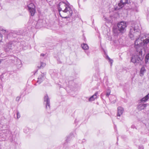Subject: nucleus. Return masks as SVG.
I'll return each instance as SVG.
<instances>
[{"mask_svg": "<svg viewBox=\"0 0 149 149\" xmlns=\"http://www.w3.org/2000/svg\"><path fill=\"white\" fill-rule=\"evenodd\" d=\"M141 31L138 24H132L130 27L129 36L132 40L136 39L134 42L135 48L136 52H139L140 55H142L143 38L141 36Z\"/></svg>", "mask_w": 149, "mask_h": 149, "instance_id": "nucleus-1", "label": "nucleus"}, {"mask_svg": "<svg viewBox=\"0 0 149 149\" xmlns=\"http://www.w3.org/2000/svg\"><path fill=\"white\" fill-rule=\"evenodd\" d=\"M2 31L4 32L5 41L6 42L4 45V50L6 52H8L10 50L13 49L19 43L14 40H10L7 42L8 41L11 40L12 37L14 38L16 37L17 35L15 34V33L10 32L8 33L6 30L3 29H2Z\"/></svg>", "mask_w": 149, "mask_h": 149, "instance_id": "nucleus-2", "label": "nucleus"}, {"mask_svg": "<svg viewBox=\"0 0 149 149\" xmlns=\"http://www.w3.org/2000/svg\"><path fill=\"white\" fill-rule=\"evenodd\" d=\"M57 8L60 15L63 18H69L72 14L71 8L63 2H60L57 6Z\"/></svg>", "mask_w": 149, "mask_h": 149, "instance_id": "nucleus-3", "label": "nucleus"}, {"mask_svg": "<svg viewBox=\"0 0 149 149\" xmlns=\"http://www.w3.org/2000/svg\"><path fill=\"white\" fill-rule=\"evenodd\" d=\"M137 54L133 55L131 58V61L134 64H138L143 59V57H141L142 55H140L139 52H137Z\"/></svg>", "mask_w": 149, "mask_h": 149, "instance_id": "nucleus-4", "label": "nucleus"}, {"mask_svg": "<svg viewBox=\"0 0 149 149\" xmlns=\"http://www.w3.org/2000/svg\"><path fill=\"white\" fill-rule=\"evenodd\" d=\"M127 26L126 22L124 21L118 23L117 25L118 29L121 32H123L125 31V28Z\"/></svg>", "mask_w": 149, "mask_h": 149, "instance_id": "nucleus-5", "label": "nucleus"}, {"mask_svg": "<svg viewBox=\"0 0 149 149\" xmlns=\"http://www.w3.org/2000/svg\"><path fill=\"white\" fill-rule=\"evenodd\" d=\"M144 37H143L142 43L143 48L145 49L146 47H147V44L149 43V34H146L144 35Z\"/></svg>", "mask_w": 149, "mask_h": 149, "instance_id": "nucleus-6", "label": "nucleus"}, {"mask_svg": "<svg viewBox=\"0 0 149 149\" xmlns=\"http://www.w3.org/2000/svg\"><path fill=\"white\" fill-rule=\"evenodd\" d=\"M44 103L45 104L46 108L47 111L50 109V104L49 99L47 94H46L44 97Z\"/></svg>", "mask_w": 149, "mask_h": 149, "instance_id": "nucleus-7", "label": "nucleus"}, {"mask_svg": "<svg viewBox=\"0 0 149 149\" xmlns=\"http://www.w3.org/2000/svg\"><path fill=\"white\" fill-rule=\"evenodd\" d=\"M45 77L44 76V74H41L39 75L38 78V80L37 81V83L39 84H40L45 79Z\"/></svg>", "mask_w": 149, "mask_h": 149, "instance_id": "nucleus-8", "label": "nucleus"}, {"mask_svg": "<svg viewBox=\"0 0 149 149\" xmlns=\"http://www.w3.org/2000/svg\"><path fill=\"white\" fill-rule=\"evenodd\" d=\"M44 22L42 19H39L36 23V28L39 29L43 26V22Z\"/></svg>", "mask_w": 149, "mask_h": 149, "instance_id": "nucleus-9", "label": "nucleus"}, {"mask_svg": "<svg viewBox=\"0 0 149 149\" xmlns=\"http://www.w3.org/2000/svg\"><path fill=\"white\" fill-rule=\"evenodd\" d=\"M138 6H139L137 3H133L132 4L131 9L134 11L138 12Z\"/></svg>", "mask_w": 149, "mask_h": 149, "instance_id": "nucleus-10", "label": "nucleus"}, {"mask_svg": "<svg viewBox=\"0 0 149 149\" xmlns=\"http://www.w3.org/2000/svg\"><path fill=\"white\" fill-rule=\"evenodd\" d=\"M124 111V109L121 107H119L118 108L117 116H120L122 114Z\"/></svg>", "mask_w": 149, "mask_h": 149, "instance_id": "nucleus-11", "label": "nucleus"}, {"mask_svg": "<svg viewBox=\"0 0 149 149\" xmlns=\"http://www.w3.org/2000/svg\"><path fill=\"white\" fill-rule=\"evenodd\" d=\"M124 6V5L122 3H121V1H120V2L118 3V6H115L114 8V9L116 10H120Z\"/></svg>", "mask_w": 149, "mask_h": 149, "instance_id": "nucleus-12", "label": "nucleus"}, {"mask_svg": "<svg viewBox=\"0 0 149 149\" xmlns=\"http://www.w3.org/2000/svg\"><path fill=\"white\" fill-rule=\"evenodd\" d=\"M147 106V104H139L137 107L139 111L143 109Z\"/></svg>", "mask_w": 149, "mask_h": 149, "instance_id": "nucleus-13", "label": "nucleus"}, {"mask_svg": "<svg viewBox=\"0 0 149 149\" xmlns=\"http://www.w3.org/2000/svg\"><path fill=\"white\" fill-rule=\"evenodd\" d=\"M2 128L4 129L2 130L3 132L6 134H7L9 133L10 130L9 129V127L8 126H3L2 127Z\"/></svg>", "mask_w": 149, "mask_h": 149, "instance_id": "nucleus-14", "label": "nucleus"}, {"mask_svg": "<svg viewBox=\"0 0 149 149\" xmlns=\"http://www.w3.org/2000/svg\"><path fill=\"white\" fill-rule=\"evenodd\" d=\"M98 92H95V94L89 98L88 101L91 102L95 100L97 98V95H98Z\"/></svg>", "mask_w": 149, "mask_h": 149, "instance_id": "nucleus-15", "label": "nucleus"}, {"mask_svg": "<svg viewBox=\"0 0 149 149\" xmlns=\"http://www.w3.org/2000/svg\"><path fill=\"white\" fill-rule=\"evenodd\" d=\"M149 60V53L147 54L145 57V63L148 64L149 63L148 61Z\"/></svg>", "mask_w": 149, "mask_h": 149, "instance_id": "nucleus-16", "label": "nucleus"}, {"mask_svg": "<svg viewBox=\"0 0 149 149\" xmlns=\"http://www.w3.org/2000/svg\"><path fill=\"white\" fill-rule=\"evenodd\" d=\"M149 98V93L146 95L144 97L141 99V102H145L147 101Z\"/></svg>", "mask_w": 149, "mask_h": 149, "instance_id": "nucleus-17", "label": "nucleus"}, {"mask_svg": "<svg viewBox=\"0 0 149 149\" xmlns=\"http://www.w3.org/2000/svg\"><path fill=\"white\" fill-rule=\"evenodd\" d=\"M82 48L85 50H87L89 49V47L87 44L83 43L81 45Z\"/></svg>", "mask_w": 149, "mask_h": 149, "instance_id": "nucleus-18", "label": "nucleus"}, {"mask_svg": "<svg viewBox=\"0 0 149 149\" xmlns=\"http://www.w3.org/2000/svg\"><path fill=\"white\" fill-rule=\"evenodd\" d=\"M30 14L31 16H33L36 12L35 9L34 8H31L29 9Z\"/></svg>", "mask_w": 149, "mask_h": 149, "instance_id": "nucleus-19", "label": "nucleus"}, {"mask_svg": "<svg viewBox=\"0 0 149 149\" xmlns=\"http://www.w3.org/2000/svg\"><path fill=\"white\" fill-rule=\"evenodd\" d=\"M73 137L72 134H70L69 135L67 136L65 141L67 143H68L72 138Z\"/></svg>", "mask_w": 149, "mask_h": 149, "instance_id": "nucleus-20", "label": "nucleus"}, {"mask_svg": "<svg viewBox=\"0 0 149 149\" xmlns=\"http://www.w3.org/2000/svg\"><path fill=\"white\" fill-rule=\"evenodd\" d=\"M120 1L124 5L126 4H129L130 3L129 0H121Z\"/></svg>", "mask_w": 149, "mask_h": 149, "instance_id": "nucleus-21", "label": "nucleus"}, {"mask_svg": "<svg viewBox=\"0 0 149 149\" xmlns=\"http://www.w3.org/2000/svg\"><path fill=\"white\" fill-rule=\"evenodd\" d=\"M106 58L109 60V62L110 63L111 65L113 62V60L111 59L107 55L106 56Z\"/></svg>", "mask_w": 149, "mask_h": 149, "instance_id": "nucleus-22", "label": "nucleus"}, {"mask_svg": "<svg viewBox=\"0 0 149 149\" xmlns=\"http://www.w3.org/2000/svg\"><path fill=\"white\" fill-rule=\"evenodd\" d=\"M28 9H31V8H34L35 6L33 3H31L28 6Z\"/></svg>", "mask_w": 149, "mask_h": 149, "instance_id": "nucleus-23", "label": "nucleus"}, {"mask_svg": "<svg viewBox=\"0 0 149 149\" xmlns=\"http://www.w3.org/2000/svg\"><path fill=\"white\" fill-rule=\"evenodd\" d=\"M145 71V69L144 67H142L140 71V74L142 75V76L143 75Z\"/></svg>", "mask_w": 149, "mask_h": 149, "instance_id": "nucleus-24", "label": "nucleus"}, {"mask_svg": "<svg viewBox=\"0 0 149 149\" xmlns=\"http://www.w3.org/2000/svg\"><path fill=\"white\" fill-rule=\"evenodd\" d=\"M17 61L18 62V63L16 64L17 66L21 67L22 66L21 61L19 59H18L17 60Z\"/></svg>", "mask_w": 149, "mask_h": 149, "instance_id": "nucleus-25", "label": "nucleus"}, {"mask_svg": "<svg viewBox=\"0 0 149 149\" xmlns=\"http://www.w3.org/2000/svg\"><path fill=\"white\" fill-rule=\"evenodd\" d=\"M40 65L39 68H43L44 67H45L46 65V64L44 63H43V62H40Z\"/></svg>", "mask_w": 149, "mask_h": 149, "instance_id": "nucleus-26", "label": "nucleus"}, {"mask_svg": "<svg viewBox=\"0 0 149 149\" xmlns=\"http://www.w3.org/2000/svg\"><path fill=\"white\" fill-rule=\"evenodd\" d=\"M111 91L109 90H108L106 92V96L108 97L109 95H110Z\"/></svg>", "mask_w": 149, "mask_h": 149, "instance_id": "nucleus-27", "label": "nucleus"}, {"mask_svg": "<svg viewBox=\"0 0 149 149\" xmlns=\"http://www.w3.org/2000/svg\"><path fill=\"white\" fill-rule=\"evenodd\" d=\"M17 119H18L20 117V114L18 111L17 112Z\"/></svg>", "mask_w": 149, "mask_h": 149, "instance_id": "nucleus-28", "label": "nucleus"}, {"mask_svg": "<svg viewBox=\"0 0 149 149\" xmlns=\"http://www.w3.org/2000/svg\"><path fill=\"white\" fill-rule=\"evenodd\" d=\"M60 58H58L57 59V62L58 63H63L62 61H60Z\"/></svg>", "mask_w": 149, "mask_h": 149, "instance_id": "nucleus-29", "label": "nucleus"}, {"mask_svg": "<svg viewBox=\"0 0 149 149\" xmlns=\"http://www.w3.org/2000/svg\"><path fill=\"white\" fill-rule=\"evenodd\" d=\"M139 149H144V147L142 145H140L139 147Z\"/></svg>", "mask_w": 149, "mask_h": 149, "instance_id": "nucleus-30", "label": "nucleus"}, {"mask_svg": "<svg viewBox=\"0 0 149 149\" xmlns=\"http://www.w3.org/2000/svg\"><path fill=\"white\" fill-rule=\"evenodd\" d=\"M20 97L18 96L17 97L16 99V100L17 101H18L20 99Z\"/></svg>", "mask_w": 149, "mask_h": 149, "instance_id": "nucleus-31", "label": "nucleus"}, {"mask_svg": "<svg viewBox=\"0 0 149 149\" xmlns=\"http://www.w3.org/2000/svg\"><path fill=\"white\" fill-rule=\"evenodd\" d=\"M3 41L2 40V35L0 37V43L3 42Z\"/></svg>", "mask_w": 149, "mask_h": 149, "instance_id": "nucleus-32", "label": "nucleus"}, {"mask_svg": "<svg viewBox=\"0 0 149 149\" xmlns=\"http://www.w3.org/2000/svg\"><path fill=\"white\" fill-rule=\"evenodd\" d=\"M85 52L88 56L89 55L90 53V52H89V51H85Z\"/></svg>", "mask_w": 149, "mask_h": 149, "instance_id": "nucleus-33", "label": "nucleus"}, {"mask_svg": "<svg viewBox=\"0 0 149 149\" xmlns=\"http://www.w3.org/2000/svg\"><path fill=\"white\" fill-rule=\"evenodd\" d=\"M45 54H43V53H42V54H41L40 55V56H44L45 55Z\"/></svg>", "mask_w": 149, "mask_h": 149, "instance_id": "nucleus-34", "label": "nucleus"}]
</instances>
